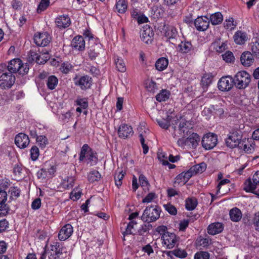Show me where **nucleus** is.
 I'll return each mask as SVG.
<instances>
[{
    "label": "nucleus",
    "instance_id": "obj_41",
    "mask_svg": "<svg viewBox=\"0 0 259 259\" xmlns=\"http://www.w3.org/2000/svg\"><path fill=\"white\" fill-rule=\"evenodd\" d=\"M116 8L118 13H124L127 10V2L125 0H118L116 2Z\"/></svg>",
    "mask_w": 259,
    "mask_h": 259
},
{
    "label": "nucleus",
    "instance_id": "obj_23",
    "mask_svg": "<svg viewBox=\"0 0 259 259\" xmlns=\"http://www.w3.org/2000/svg\"><path fill=\"white\" fill-rule=\"evenodd\" d=\"M223 229V225L221 223H211L207 227V233L210 235H214L222 232Z\"/></svg>",
    "mask_w": 259,
    "mask_h": 259
},
{
    "label": "nucleus",
    "instance_id": "obj_63",
    "mask_svg": "<svg viewBox=\"0 0 259 259\" xmlns=\"http://www.w3.org/2000/svg\"><path fill=\"white\" fill-rule=\"evenodd\" d=\"M187 122L186 121H182L179 124V131L180 132V134H181L182 133H183V135H182V136H185V132H187V127H186L187 125Z\"/></svg>",
    "mask_w": 259,
    "mask_h": 259
},
{
    "label": "nucleus",
    "instance_id": "obj_47",
    "mask_svg": "<svg viewBox=\"0 0 259 259\" xmlns=\"http://www.w3.org/2000/svg\"><path fill=\"white\" fill-rule=\"evenodd\" d=\"M137 223L135 221H131L127 224L125 231L123 233V235L125 236V235L134 234L136 231L135 226L137 225Z\"/></svg>",
    "mask_w": 259,
    "mask_h": 259
},
{
    "label": "nucleus",
    "instance_id": "obj_50",
    "mask_svg": "<svg viewBox=\"0 0 259 259\" xmlns=\"http://www.w3.org/2000/svg\"><path fill=\"white\" fill-rule=\"evenodd\" d=\"M82 190L79 188H74L70 194V198L73 201L79 199L82 195Z\"/></svg>",
    "mask_w": 259,
    "mask_h": 259
},
{
    "label": "nucleus",
    "instance_id": "obj_3",
    "mask_svg": "<svg viewBox=\"0 0 259 259\" xmlns=\"http://www.w3.org/2000/svg\"><path fill=\"white\" fill-rule=\"evenodd\" d=\"M234 85L238 89L247 88L251 81L250 74L246 71H238L234 77Z\"/></svg>",
    "mask_w": 259,
    "mask_h": 259
},
{
    "label": "nucleus",
    "instance_id": "obj_43",
    "mask_svg": "<svg viewBox=\"0 0 259 259\" xmlns=\"http://www.w3.org/2000/svg\"><path fill=\"white\" fill-rule=\"evenodd\" d=\"M197 205V201L194 198H190L186 200L185 206L188 210H194Z\"/></svg>",
    "mask_w": 259,
    "mask_h": 259
},
{
    "label": "nucleus",
    "instance_id": "obj_58",
    "mask_svg": "<svg viewBox=\"0 0 259 259\" xmlns=\"http://www.w3.org/2000/svg\"><path fill=\"white\" fill-rule=\"evenodd\" d=\"M39 149L36 146H33L30 149L31 158L33 161H35L37 159L39 156Z\"/></svg>",
    "mask_w": 259,
    "mask_h": 259
},
{
    "label": "nucleus",
    "instance_id": "obj_20",
    "mask_svg": "<svg viewBox=\"0 0 259 259\" xmlns=\"http://www.w3.org/2000/svg\"><path fill=\"white\" fill-rule=\"evenodd\" d=\"M75 178L74 176H68L62 180L60 184L59 188L60 191H62L65 190L70 189L72 188L74 184Z\"/></svg>",
    "mask_w": 259,
    "mask_h": 259
},
{
    "label": "nucleus",
    "instance_id": "obj_38",
    "mask_svg": "<svg viewBox=\"0 0 259 259\" xmlns=\"http://www.w3.org/2000/svg\"><path fill=\"white\" fill-rule=\"evenodd\" d=\"M240 144L241 145L240 147L243 148L244 151L247 153H251L254 149L255 144L252 140L250 141H247V142H244Z\"/></svg>",
    "mask_w": 259,
    "mask_h": 259
},
{
    "label": "nucleus",
    "instance_id": "obj_24",
    "mask_svg": "<svg viewBox=\"0 0 259 259\" xmlns=\"http://www.w3.org/2000/svg\"><path fill=\"white\" fill-rule=\"evenodd\" d=\"M191 177L192 174H190V172L188 170L182 172L178 175L175 178V184L183 185L186 184Z\"/></svg>",
    "mask_w": 259,
    "mask_h": 259
},
{
    "label": "nucleus",
    "instance_id": "obj_26",
    "mask_svg": "<svg viewBox=\"0 0 259 259\" xmlns=\"http://www.w3.org/2000/svg\"><path fill=\"white\" fill-rule=\"evenodd\" d=\"M200 138L199 135L195 133H192L187 138L186 142L191 144L193 148H196L199 144Z\"/></svg>",
    "mask_w": 259,
    "mask_h": 259
},
{
    "label": "nucleus",
    "instance_id": "obj_54",
    "mask_svg": "<svg viewBox=\"0 0 259 259\" xmlns=\"http://www.w3.org/2000/svg\"><path fill=\"white\" fill-rule=\"evenodd\" d=\"M36 143L41 148H45L48 144L47 137L44 135H40L36 138Z\"/></svg>",
    "mask_w": 259,
    "mask_h": 259
},
{
    "label": "nucleus",
    "instance_id": "obj_57",
    "mask_svg": "<svg viewBox=\"0 0 259 259\" xmlns=\"http://www.w3.org/2000/svg\"><path fill=\"white\" fill-rule=\"evenodd\" d=\"M124 176V173L121 171L118 173H116L114 176L115 184L117 187L122 185V180Z\"/></svg>",
    "mask_w": 259,
    "mask_h": 259
},
{
    "label": "nucleus",
    "instance_id": "obj_2",
    "mask_svg": "<svg viewBox=\"0 0 259 259\" xmlns=\"http://www.w3.org/2000/svg\"><path fill=\"white\" fill-rule=\"evenodd\" d=\"M8 69L10 72L18 73L23 75L27 74L29 69V65L27 63H23L19 58L11 60L9 63Z\"/></svg>",
    "mask_w": 259,
    "mask_h": 259
},
{
    "label": "nucleus",
    "instance_id": "obj_29",
    "mask_svg": "<svg viewBox=\"0 0 259 259\" xmlns=\"http://www.w3.org/2000/svg\"><path fill=\"white\" fill-rule=\"evenodd\" d=\"M168 64V59L164 57H161L156 61L155 66L157 70L161 71L167 68Z\"/></svg>",
    "mask_w": 259,
    "mask_h": 259
},
{
    "label": "nucleus",
    "instance_id": "obj_9",
    "mask_svg": "<svg viewBox=\"0 0 259 259\" xmlns=\"http://www.w3.org/2000/svg\"><path fill=\"white\" fill-rule=\"evenodd\" d=\"M51 38L48 32H37L34 36V41L38 46L46 47L50 43Z\"/></svg>",
    "mask_w": 259,
    "mask_h": 259
},
{
    "label": "nucleus",
    "instance_id": "obj_19",
    "mask_svg": "<svg viewBox=\"0 0 259 259\" xmlns=\"http://www.w3.org/2000/svg\"><path fill=\"white\" fill-rule=\"evenodd\" d=\"M71 46L75 50L83 51L85 49V41L83 37L81 35L75 36L72 40Z\"/></svg>",
    "mask_w": 259,
    "mask_h": 259
},
{
    "label": "nucleus",
    "instance_id": "obj_21",
    "mask_svg": "<svg viewBox=\"0 0 259 259\" xmlns=\"http://www.w3.org/2000/svg\"><path fill=\"white\" fill-rule=\"evenodd\" d=\"M240 61L244 66H250L253 63L254 58L252 54L248 52H243L240 57Z\"/></svg>",
    "mask_w": 259,
    "mask_h": 259
},
{
    "label": "nucleus",
    "instance_id": "obj_12",
    "mask_svg": "<svg viewBox=\"0 0 259 259\" xmlns=\"http://www.w3.org/2000/svg\"><path fill=\"white\" fill-rule=\"evenodd\" d=\"M74 83L79 86L81 90H85L91 87L92 83V78L85 75L80 77L74 78Z\"/></svg>",
    "mask_w": 259,
    "mask_h": 259
},
{
    "label": "nucleus",
    "instance_id": "obj_10",
    "mask_svg": "<svg viewBox=\"0 0 259 259\" xmlns=\"http://www.w3.org/2000/svg\"><path fill=\"white\" fill-rule=\"evenodd\" d=\"M241 136L237 132L230 133L226 139V143L228 147L231 148L239 146L240 144Z\"/></svg>",
    "mask_w": 259,
    "mask_h": 259
},
{
    "label": "nucleus",
    "instance_id": "obj_15",
    "mask_svg": "<svg viewBox=\"0 0 259 259\" xmlns=\"http://www.w3.org/2000/svg\"><path fill=\"white\" fill-rule=\"evenodd\" d=\"M62 253V245L59 242H54L51 245L48 255L50 259H58Z\"/></svg>",
    "mask_w": 259,
    "mask_h": 259
},
{
    "label": "nucleus",
    "instance_id": "obj_61",
    "mask_svg": "<svg viewBox=\"0 0 259 259\" xmlns=\"http://www.w3.org/2000/svg\"><path fill=\"white\" fill-rule=\"evenodd\" d=\"M156 198V195L155 193H149L142 200L143 203H150L152 202L154 199Z\"/></svg>",
    "mask_w": 259,
    "mask_h": 259
},
{
    "label": "nucleus",
    "instance_id": "obj_44",
    "mask_svg": "<svg viewBox=\"0 0 259 259\" xmlns=\"http://www.w3.org/2000/svg\"><path fill=\"white\" fill-rule=\"evenodd\" d=\"M115 63L117 70L121 72H124L126 71V66L123 60L120 57L115 58Z\"/></svg>",
    "mask_w": 259,
    "mask_h": 259
},
{
    "label": "nucleus",
    "instance_id": "obj_33",
    "mask_svg": "<svg viewBox=\"0 0 259 259\" xmlns=\"http://www.w3.org/2000/svg\"><path fill=\"white\" fill-rule=\"evenodd\" d=\"M250 48L254 55L259 58V38H253L250 44Z\"/></svg>",
    "mask_w": 259,
    "mask_h": 259
},
{
    "label": "nucleus",
    "instance_id": "obj_45",
    "mask_svg": "<svg viewBox=\"0 0 259 259\" xmlns=\"http://www.w3.org/2000/svg\"><path fill=\"white\" fill-rule=\"evenodd\" d=\"M20 189L16 186L11 187L9 190L10 194V198L11 199H16L20 195Z\"/></svg>",
    "mask_w": 259,
    "mask_h": 259
},
{
    "label": "nucleus",
    "instance_id": "obj_6",
    "mask_svg": "<svg viewBox=\"0 0 259 259\" xmlns=\"http://www.w3.org/2000/svg\"><path fill=\"white\" fill-rule=\"evenodd\" d=\"M217 142V136L213 133H209L203 137L201 144L205 149L210 150L216 146Z\"/></svg>",
    "mask_w": 259,
    "mask_h": 259
},
{
    "label": "nucleus",
    "instance_id": "obj_31",
    "mask_svg": "<svg viewBox=\"0 0 259 259\" xmlns=\"http://www.w3.org/2000/svg\"><path fill=\"white\" fill-rule=\"evenodd\" d=\"M257 183H255L250 179L246 180L244 184V190L247 192L254 193L256 188Z\"/></svg>",
    "mask_w": 259,
    "mask_h": 259
},
{
    "label": "nucleus",
    "instance_id": "obj_28",
    "mask_svg": "<svg viewBox=\"0 0 259 259\" xmlns=\"http://www.w3.org/2000/svg\"><path fill=\"white\" fill-rule=\"evenodd\" d=\"M213 76L211 73H205L202 77L201 84L204 91H206L207 87L211 83Z\"/></svg>",
    "mask_w": 259,
    "mask_h": 259
},
{
    "label": "nucleus",
    "instance_id": "obj_27",
    "mask_svg": "<svg viewBox=\"0 0 259 259\" xmlns=\"http://www.w3.org/2000/svg\"><path fill=\"white\" fill-rule=\"evenodd\" d=\"M229 215L231 220L234 222L239 221L242 215L241 210L237 207L231 209L230 210Z\"/></svg>",
    "mask_w": 259,
    "mask_h": 259
},
{
    "label": "nucleus",
    "instance_id": "obj_22",
    "mask_svg": "<svg viewBox=\"0 0 259 259\" xmlns=\"http://www.w3.org/2000/svg\"><path fill=\"white\" fill-rule=\"evenodd\" d=\"M178 49L179 52L183 54H187L192 52L194 47L191 41L188 40L181 41V43L178 45Z\"/></svg>",
    "mask_w": 259,
    "mask_h": 259
},
{
    "label": "nucleus",
    "instance_id": "obj_52",
    "mask_svg": "<svg viewBox=\"0 0 259 259\" xmlns=\"http://www.w3.org/2000/svg\"><path fill=\"white\" fill-rule=\"evenodd\" d=\"M157 158L162 162L163 165H168V157L165 153L162 151H158L157 153Z\"/></svg>",
    "mask_w": 259,
    "mask_h": 259
},
{
    "label": "nucleus",
    "instance_id": "obj_17",
    "mask_svg": "<svg viewBox=\"0 0 259 259\" xmlns=\"http://www.w3.org/2000/svg\"><path fill=\"white\" fill-rule=\"evenodd\" d=\"M55 24L59 29H65L68 27L71 24L69 17L67 15L58 16L55 19Z\"/></svg>",
    "mask_w": 259,
    "mask_h": 259
},
{
    "label": "nucleus",
    "instance_id": "obj_60",
    "mask_svg": "<svg viewBox=\"0 0 259 259\" xmlns=\"http://www.w3.org/2000/svg\"><path fill=\"white\" fill-rule=\"evenodd\" d=\"M209 253L207 251H199L195 254L194 259H209Z\"/></svg>",
    "mask_w": 259,
    "mask_h": 259
},
{
    "label": "nucleus",
    "instance_id": "obj_30",
    "mask_svg": "<svg viewBox=\"0 0 259 259\" xmlns=\"http://www.w3.org/2000/svg\"><path fill=\"white\" fill-rule=\"evenodd\" d=\"M213 48L218 53H222L228 49L227 42L217 40L212 44Z\"/></svg>",
    "mask_w": 259,
    "mask_h": 259
},
{
    "label": "nucleus",
    "instance_id": "obj_4",
    "mask_svg": "<svg viewBox=\"0 0 259 259\" xmlns=\"http://www.w3.org/2000/svg\"><path fill=\"white\" fill-rule=\"evenodd\" d=\"M160 213V209L156 205L148 206L144 210L141 219L144 222H152L159 218Z\"/></svg>",
    "mask_w": 259,
    "mask_h": 259
},
{
    "label": "nucleus",
    "instance_id": "obj_34",
    "mask_svg": "<svg viewBox=\"0 0 259 259\" xmlns=\"http://www.w3.org/2000/svg\"><path fill=\"white\" fill-rule=\"evenodd\" d=\"M206 168L205 164L201 163L192 166L188 171L192 174V176L198 173H201L205 170Z\"/></svg>",
    "mask_w": 259,
    "mask_h": 259
},
{
    "label": "nucleus",
    "instance_id": "obj_59",
    "mask_svg": "<svg viewBox=\"0 0 259 259\" xmlns=\"http://www.w3.org/2000/svg\"><path fill=\"white\" fill-rule=\"evenodd\" d=\"M72 68V65L68 62H64L61 64L60 70L62 72L67 74Z\"/></svg>",
    "mask_w": 259,
    "mask_h": 259
},
{
    "label": "nucleus",
    "instance_id": "obj_49",
    "mask_svg": "<svg viewBox=\"0 0 259 259\" xmlns=\"http://www.w3.org/2000/svg\"><path fill=\"white\" fill-rule=\"evenodd\" d=\"M50 4V0H40L36 10L37 13H41L45 11L49 7Z\"/></svg>",
    "mask_w": 259,
    "mask_h": 259
},
{
    "label": "nucleus",
    "instance_id": "obj_62",
    "mask_svg": "<svg viewBox=\"0 0 259 259\" xmlns=\"http://www.w3.org/2000/svg\"><path fill=\"white\" fill-rule=\"evenodd\" d=\"M164 208L169 213L172 215H175L177 214V210L176 208L170 204H167L164 205Z\"/></svg>",
    "mask_w": 259,
    "mask_h": 259
},
{
    "label": "nucleus",
    "instance_id": "obj_16",
    "mask_svg": "<svg viewBox=\"0 0 259 259\" xmlns=\"http://www.w3.org/2000/svg\"><path fill=\"white\" fill-rule=\"evenodd\" d=\"M73 232L72 226L67 224L63 226L58 234V238L61 241H65L69 238Z\"/></svg>",
    "mask_w": 259,
    "mask_h": 259
},
{
    "label": "nucleus",
    "instance_id": "obj_40",
    "mask_svg": "<svg viewBox=\"0 0 259 259\" xmlns=\"http://www.w3.org/2000/svg\"><path fill=\"white\" fill-rule=\"evenodd\" d=\"M35 55L36 62L39 64L45 63L50 59L49 54L47 52Z\"/></svg>",
    "mask_w": 259,
    "mask_h": 259
},
{
    "label": "nucleus",
    "instance_id": "obj_25",
    "mask_svg": "<svg viewBox=\"0 0 259 259\" xmlns=\"http://www.w3.org/2000/svg\"><path fill=\"white\" fill-rule=\"evenodd\" d=\"M233 38L236 44L241 45L245 44L248 38L246 32L238 30L235 33Z\"/></svg>",
    "mask_w": 259,
    "mask_h": 259
},
{
    "label": "nucleus",
    "instance_id": "obj_36",
    "mask_svg": "<svg viewBox=\"0 0 259 259\" xmlns=\"http://www.w3.org/2000/svg\"><path fill=\"white\" fill-rule=\"evenodd\" d=\"M209 19V22L213 25H216L222 23L223 20L222 14L220 12H217L212 14Z\"/></svg>",
    "mask_w": 259,
    "mask_h": 259
},
{
    "label": "nucleus",
    "instance_id": "obj_53",
    "mask_svg": "<svg viewBox=\"0 0 259 259\" xmlns=\"http://www.w3.org/2000/svg\"><path fill=\"white\" fill-rule=\"evenodd\" d=\"M75 104L83 109H85L88 107V100L85 98L77 97L75 100Z\"/></svg>",
    "mask_w": 259,
    "mask_h": 259
},
{
    "label": "nucleus",
    "instance_id": "obj_37",
    "mask_svg": "<svg viewBox=\"0 0 259 259\" xmlns=\"http://www.w3.org/2000/svg\"><path fill=\"white\" fill-rule=\"evenodd\" d=\"M148 130H144L143 132H141L139 134L140 141L143 150V153L146 154L148 153L149 147L145 143V138L146 137Z\"/></svg>",
    "mask_w": 259,
    "mask_h": 259
},
{
    "label": "nucleus",
    "instance_id": "obj_42",
    "mask_svg": "<svg viewBox=\"0 0 259 259\" xmlns=\"http://www.w3.org/2000/svg\"><path fill=\"white\" fill-rule=\"evenodd\" d=\"M58 83V78L54 75H51L48 78L47 85L49 89L52 90L55 89Z\"/></svg>",
    "mask_w": 259,
    "mask_h": 259
},
{
    "label": "nucleus",
    "instance_id": "obj_55",
    "mask_svg": "<svg viewBox=\"0 0 259 259\" xmlns=\"http://www.w3.org/2000/svg\"><path fill=\"white\" fill-rule=\"evenodd\" d=\"M222 56L223 59L227 63H231L235 60V57L233 53L230 51L226 52Z\"/></svg>",
    "mask_w": 259,
    "mask_h": 259
},
{
    "label": "nucleus",
    "instance_id": "obj_13",
    "mask_svg": "<svg viewBox=\"0 0 259 259\" xmlns=\"http://www.w3.org/2000/svg\"><path fill=\"white\" fill-rule=\"evenodd\" d=\"M117 133L119 138L126 139L133 136L134 131L131 125L122 123L119 126Z\"/></svg>",
    "mask_w": 259,
    "mask_h": 259
},
{
    "label": "nucleus",
    "instance_id": "obj_1",
    "mask_svg": "<svg viewBox=\"0 0 259 259\" xmlns=\"http://www.w3.org/2000/svg\"><path fill=\"white\" fill-rule=\"evenodd\" d=\"M79 155V160L83 161L90 166L96 165L98 162L97 153L87 144L82 146Z\"/></svg>",
    "mask_w": 259,
    "mask_h": 259
},
{
    "label": "nucleus",
    "instance_id": "obj_5",
    "mask_svg": "<svg viewBox=\"0 0 259 259\" xmlns=\"http://www.w3.org/2000/svg\"><path fill=\"white\" fill-rule=\"evenodd\" d=\"M15 80V76L12 73H3L0 76V87L2 89H9L14 84Z\"/></svg>",
    "mask_w": 259,
    "mask_h": 259
},
{
    "label": "nucleus",
    "instance_id": "obj_14",
    "mask_svg": "<svg viewBox=\"0 0 259 259\" xmlns=\"http://www.w3.org/2000/svg\"><path fill=\"white\" fill-rule=\"evenodd\" d=\"M195 26L198 31L206 30L209 25V19L207 16L198 17L194 21Z\"/></svg>",
    "mask_w": 259,
    "mask_h": 259
},
{
    "label": "nucleus",
    "instance_id": "obj_56",
    "mask_svg": "<svg viewBox=\"0 0 259 259\" xmlns=\"http://www.w3.org/2000/svg\"><path fill=\"white\" fill-rule=\"evenodd\" d=\"M147 90L152 93H154L157 89L156 83L153 80H147L145 83Z\"/></svg>",
    "mask_w": 259,
    "mask_h": 259
},
{
    "label": "nucleus",
    "instance_id": "obj_18",
    "mask_svg": "<svg viewBox=\"0 0 259 259\" xmlns=\"http://www.w3.org/2000/svg\"><path fill=\"white\" fill-rule=\"evenodd\" d=\"M16 146L21 149L26 148L29 143V139L27 135L23 133H19L16 135L15 139Z\"/></svg>",
    "mask_w": 259,
    "mask_h": 259
},
{
    "label": "nucleus",
    "instance_id": "obj_11",
    "mask_svg": "<svg viewBox=\"0 0 259 259\" xmlns=\"http://www.w3.org/2000/svg\"><path fill=\"white\" fill-rule=\"evenodd\" d=\"M154 33L152 28L148 25H144L140 32L141 40L146 44H150L152 41Z\"/></svg>",
    "mask_w": 259,
    "mask_h": 259
},
{
    "label": "nucleus",
    "instance_id": "obj_39",
    "mask_svg": "<svg viewBox=\"0 0 259 259\" xmlns=\"http://www.w3.org/2000/svg\"><path fill=\"white\" fill-rule=\"evenodd\" d=\"M170 92L166 89H162L156 96V100L158 102H163L169 99Z\"/></svg>",
    "mask_w": 259,
    "mask_h": 259
},
{
    "label": "nucleus",
    "instance_id": "obj_8",
    "mask_svg": "<svg viewBox=\"0 0 259 259\" xmlns=\"http://www.w3.org/2000/svg\"><path fill=\"white\" fill-rule=\"evenodd\" d=\"M162 243L167 248H172L177 244L179 238L176 235L168 232H165L162 236Z\"/></svg>",
    "mask_w": 259,
    "mask_h": 259
},
{
    "label": "nucleus",
    "instance_id": "obj_46",
    "mask_svg": "<svg viewBox=\"0 0 259 259\" xmlns=\"http://www.w3.org/2000/svg\"><path fill=\"white\" fill-rule=\"evenodd\" d=\"M59 120L63 123H67L72 119V113L70 111L62 113L59 117Z\"/></svg>",
    "mask_w": 259,
    "mask_h": 259
},
{
    "label": "nucleus",
    "instance_id": "obj_7",
    "mask_svg": "<svg viewBox=\"0 0 259 259\" xmlns=\"http://www.w3.org/2000/svg\"><path fill=\"white\" fill-rule=\"evenodd\" d=\"M234 84V78L227 75L222 77L218 82L219 90L222 92H227L232 89Z\"/></svg>",
    "mask_w": 259,
    "mask_h": 259
},
{
    "label": "nucleus",
    "instance_id": "obj_35",
    "mask_svg": "<svg viewBox=\"0 0 259 259\" xmlns=\"http://www.w3.org/2000/svg\"><path fill=\"white\" fill-rule=\"evenodd\" d=\"M236 26V21L231 17L227 18L224 22V26L225 28L229 31H232L234 29Z\"/></svg>",
    "mask_w": 259,
    "mask_h": 259
},
{
    "label": "nucleus",
    "instance_id": "obj_64",
    "mask_svg": "<svg viewBox=\"0 0 259 259\" xmlns=\"http://www.w3.org/2000/svg\"><path fill=\"white\" fill-rule=\"evenodd\" d=\"M41 206V200L40 198H36L31 203V208L33 210L38 209Z\"/></svg>",
    "mask_w": 259,
    "mask_h": 259
},
{
    "label": "nucleus",
    "instance_id": "obj_32",
    "mask_svg": "<svg viewBox=\"0 0 259 259\" xmlns=\"http://www.w3.org/2000/svg\"><path fill=\"white\" fill-rule=\"evenodd\" d=\"M164 34L168 39L175 38L178 35V31L174 26H168L165 29Z\"/></svg>",
    "mask_w": 259,
    "mask_h": 259
},
{
    "label": "nucleus",
    "instance_id": "obj_51",
    "mask_svg": "<svg viewBox=\"0 0 259 259\" xmlns=\"http://www.w3.org/2000/svg\"><path fill=\"white\" fill-rule=\"evenodd\" d=\"M171 253L175 256L181 258H185L188 255V253L185 250L181 248L174 249L171 251Z\"/></svg>",
    "mask_w": 259,
    "mask_h": 259
},
{
    "label": "nucleus",
    "instance_id": "obj_48",
    "mask_svg": "<svg viewBox=\"0 0 259 259\" xmlns=\"http://www.w3.org/2000/svg\"><path fill=\"white\" fill-rule=\"evenodd\" d=\"M101 176L99 172L97 170H94L90 172L88 175V180L93 183L95 181H98L101 179Z\"/></svg>",
    "mask_w": 259,
    "mask_h": 259
}]
</instances>
